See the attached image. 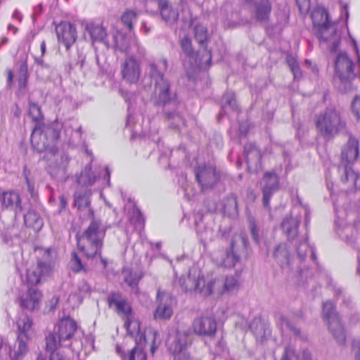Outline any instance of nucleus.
<instances>
[{"instance_id":"1","label":"nucleus","mask_w":360,"mask_h":360,"mask_svg":"<svg viewBox=\"0 0 360 360\" xmlns=\"http://www.w3.org/2000/svg\"><path fill=\"white\" fill-rule=\"evenodd\" d=\"M146 74L154 84L153 105L162 108V116L169 129L181 131L186 127V120L179 110L181 100L176 89L155 63L148 65Z\"/></svg>"},{"instance_id":"2","label":"nucleus","mask_w":360,"mask_h":360,"mask_svg":"<svg viewBox=\"0 0 360 360\" xmlns=\"http://www.w3.org/2000/svg\"><path fill=\"white\" fill-rule=\"evenodd\" d=\"M61 124L58 122L51 124L34 125L31 136L30 142L32 147L37 153L46 152L47 155L44 157L47 159L49 154H53L56 152V143L60 136Z\"/></svg>"},{"instance_id":"3","label":"nucleus","mask_w":360,"mask_h":360,"mask_svg":"<svg viewBox=\"0 0 360 360\" xmlns=\"http://www.w3.org/2000/svg\"><path fill=\"white\" fill-rule=\"evenodd\" d=\"M313 30L316 37L321 43H326L330 52H336L338 49L341 32L336 24L328 20V13L326 11L314 13Z\"/></svg>"},{"instance_id":"4","label":"nucleus","mask_w":360,"mask_h":360,"mask_svg":"<svg viewBox=\"0 0 360 360\" xmlns=\"http://www.w3.org/2000/svg\"><path fill=\"white\" fill-rule=\"evenodd\" d=\"M315 124L318 134L327 141L334 139L346 127L340 112L333 106L316 115Z\"/></svg>"},{"instance_id":"5","label":"nucleus","mask_w":360,"mask_h":360,"mask_svg":"<svg viewBox=\"0 0 360 360\" xmlns=\"http://www.w3.org/2000/svg\"><path fill=\"white\" fill-rule=\"evenodd\" d=\"M89 217L91 221L87 229L84 232V237L89 243V247L86 249L77 241V248L79 250L84 252L88 258H93L100 252L103 247V238L105 235V231L110 226H105L101 229V221L94 218V212L93 209H89ZM77 240H79L77 239Z\"/></svg>"},{"instance_id":"6","label":"nucleus","mask_w":360,"mask_h":360,"mask_svg":"<svg viewBox=\"0 0 360 360\" xmlns=\"http://www.w3.org/2000/svg\"><path fill=\"white\" fill-rule=\"evenodd\" d=\"M77 329V323L70 319L60 320L54 327L53 331L46 337V350L52 352L59 347H70Z\"/></svg>"},{"instance_id":"7","label":"nucleus","mask_w":360,"mask_h":360,"mask_svg":"<svg viewBox=\"0 0 360 360\" xmlns=\"http://www.w3.org/2000/svg\"><path fill=\"white\" fill-rule=\"evenodd\" d=\"M356 76L353 61L345 53H340L335 62L334 82L336 88L342 93L350 91L352 80Z\"/></svg>"},{"instance_id":"8","label":"nucleus","mask_w":360,"mask_h":360,"mask_svg":"<svg viewBox=\"0 0 360 360\" xmlns=\"http://www.w3.org/2000/svg\"><path fill=\"white\" fill-rule=\"evenodd\" d=\"M195 175L202 191L215 189L226 176V174L210 164H203L195 167Z\"/></svg>"},{"instance_id":"9","label":"nucleus","mask_w":360,"mask_h":360,"mask_svg":"<svg viewBox=\"0 0 360 360\" xmlns=\"http://www.w3.org/2000/svg\"><path fill=\"white\" fill-rule=\"evenodd\" d=\"M179 285L185 291H195L203 296H209L213 292V287L216 283L215 280H210L205 283L204 276L196 269H189L186 278L181 276L179 279Z\"/></svg>"},{"instance_id":"10","label":"nucleus","mask_w":360,"mask_h":360,"mask_svg":"<svg viewBox=\"0 0 360 360\" xmlns=\"http://www.w3.org/2000/svg\"><path fill=\"white\" fill-rule=\"evenodd\" d=\"M323 316L326 321L328 328L335 340L340 345H343L346 340L344 326L340 315L336 311L335 306L330 302L323 304Z\"/></svg>"},{"instance_id":"11","label":"nucleus","mask_w":360,"mask_h":360,"mask_svg":"<svg viewBox=\"0 0 360 360\" xmlns=\"http://www.w3.org/2000/svg\"><path fill=\"white\" fill-rule=\"evenodd\" d=\"M248 239L240 235L233 238L231 243V250L227 251L223 259L222 264L226 268H232L240 263L243 258L248 257Z\"/></svg>"},{"instance_id":"12","label":"nucleus","mask_w":360,"mask_h":360,"mask_svg":"<svg viewBox=\"0 0 360 360\" xmlns=\"http://www.w3.org/2000/svg\"><path fill=\"white\" fill-rule=\"evenodd\" d=\"M108 304L110 308L114 309L115 311L120 316L127 318L124 326L126 328L128 335L134 336V332L131 330L130 327L132 324L130 316L132 309L125 297L120 292H112L108 297Z\"/></svg>"},{"instance_id":"13","label":"nucleus","mask_w":360,"mask_h":360,"mask_svg":"<svg viewBox=\"0 0 360 360\" xmlns=\"http://www.w3.org/2000/svg\"><path fill=\"white\" fill-rule=\"evenodd\" d=\"M192 339V335L188 331L176 332L168 348L173 354L174 360H191V356L187 349L191 345Z\"/></svg>"},{"instance_id":"14","label":"nucleus","mask_w":360,"mask_h":360,"mask_svg":"<svg viewBox=\"0 0 360 360\" xmlns=\"http://www.w3.org/2000/svg\"><path fill=\"white\" fill-rule=\"evenodd\" d=\"M174 297L166 291L158 290L157 293V307L153 313L156 320L169 319L173 314L172 306L174 304Z\"/></svg>"},{"instance_id":"15","label":"nucleus","mask_w":360,"mask_h":360,"mask_svg":"<svg viewBox=\"0 0 360 360\" xmlns=\"http://www.w3.org/2000/svg\"><path fill=\"white\" fill-rule=\"evenodd\" d=\"M253 18L260 22H268L272 11L271 0H243Z\"/></svg>"},{"instance_id":"16","label":"nucleus","mask_w":360,"mask_h":360,"mask_svg":"<svg viewBox=\"0 0 360 360\" xmlns=\"http://www.w3.org/2000/svg\"><path fill=\"white\" fill-rule=\"evenodd\" d=\"M51 271V263L47 262L38 261L36 265L30 266L27 269L25 279L28 288L39 284L44 277L49 275Z\"/></svg>"},{"instance_id":"17","label":"nucleus","mask_w":360,"mask_h":360,"mask_svg":"<svg viewBox=\"0 0 360 360\" xmlns=\"http://www.w3.org/2000/svg\"><path fill=\"white\" fill-rule=\"evenodd\" d=\"M56 32L59 43L67 50L76 41L77 37L75 25L70 22H61L56 26Z\"/></svg>"},{"instance_id":"18","label":"nucleus","mask_w":360,"mask_h":360,"mask_svg":"<svg viewBox=\"0 0 360 360\" xmlns=\"http://www.w3.org/2000/svg\"><path fill=\"white\" fill-rule=\"evenodd\" d=\"M192 327L195 334L211 338L217 332V323L214 317L201 316L193 320Z\"/></svg>"},{"instance_id":"19","label":"nucleus","mask_w":360,"mask_h":360,"mask_svg":"<svg viewBox=\"0 0 360 360\" xmlns=\"http://www.w3.org/2000/svg\"><path fill=\"white\" fill-rule=\"evenodd\" d=\"M42 298L41 292L36 287H29L26 293L19 297V304L21 308L30 311L39 309Z\"/></svg>"},{"instance_id":"20","label":"nucleus","mask_w":360,"mask_h":360,"mask_svg":"<svg viewBox=\"0 0 360 360\" xmlns=\"http://www.w3.org/2000/svg\"><path fill=\"white\" fill-rule=\"evenodd\" d=\"M262 202L265 207H269V202L273 194L278 190L279 178L275 172H266L263 177Z\"/></svg>"},{"instance_id":"21","label":"nucleus","mask_w":360,"mask_h":360,"mask_svg":"<svg viewBox=\"0 0 360 360\" xmlns=\"http://www.w3.org/2000/svg\"><path fill=\"white\" fill-rule=\"evenodd\" d=\"M181 47L187 57L195 59V62L198 66L202 68L204 65H210L212 60L211 53L205 50L202 53V58H205V60L200 58L199 51H194L191 40L188 37H184L181 40Z\"/></svg>"},{"instance_id":"22","label":"nucleus","mask_w":360,"mask_h":360,"mask_svg":"<svg viewBox=\"0 0 360 360\" xmlns=\"http://www.w3.org/2000/svg\"><path fill=\"white\" fill-rule=\"evenodd\" d=\"M257 342L263 343L271 335L269 324L259 317H255L249 325Z\"/></svg>"},{"instance_id":"23","label":"nucleus","mask_w":360,"mask_h":360,"mask_svg":"<svg viewBox=\"0 0 360 360\" xmlns=\"http://www.w3.org/2000/svg\"><path fill=\"white\" fill-rule=\"evenodd\" d=\"M158 6L162 20L167 25L172 26L177 22L179 16V10L174 7L168 0L160 1Z\"/></svg>"},{"instance_id":"24","label":"nucleus","mask_w":360,"mask_h":360,"mask_svg":"<svg viewBox=\"0 0 360 360\" xmlns=\"http://www.w3.org/2000/svg\"><path fill=\"white\" fill-rule=\"evenodd\" d=\"M359 155V141L350 136L341 151V160L348 164L354 162Z\"/></svg>"},{"instance_id":"25","label":"nucleus","mask_w":360,"mask_h":360,"mask_svg":"<svg viewBox=\"0 0 360 360\" xmlns=\"http://www.w3.org/2000/svg\"><path fill=\"white\" fill-rule=\"evenodd\" d=\"M140 67L138 62L130 57L122 65V75L124 79L129 83H136L140 77Z\"/></svg>"},{"instance_id":"26","label":"nucleus","mask_w":360,"mask_h":360,"mask_svg":"<svg viewBox=\"0 0 360 360\" xmlns=\"http://www.w3.org/2000/svg\"><path fill=\"white\" fill-rule=\"evenodd\" d=\"M300 222V216L292 217L290 215L283 219L281 224V229L287 236L288 240H292L297 236Z\"/></svg>"},{"instance_id":"27","label":"nucleus","mask_w":360,"mask_h":360,"mask_svg":"<svg viewBox=\"0 0 360 360\" xmlns=\"http://www.w3.org/2000/svg\"><path fill=\"white\" fill-rule=\"evenodd\" d=\"M194 217L196 233L200 243L205 245L207 241L212 240L214 231L211 227L204 224L203 217L200 213L195 214Z\"/></svg>"},{"instance_id":"28","label":"nucleus","mask_w":360,"mask_h":360,"mask_svg":"<svg viewBox=\"0 0 360 360\" xmlns=\"http://www.w3.org/2000/svg\"><path fill=\"white\" fill-rule=\"evenodd\" d=\"M273 256L278 264L282 268L288 267L290 262V254L286 243L278 244L274 250Z\"/></svg>"},{"instance_id":"29","label":"nucleus","mask_w":360,"mask_h":360,"mask_svg":"<svg viewBox=\"0 0 360 360\" xmlns=\"http://www.w3.org/2000/svg\"><path fill=\"white\" fill-rule=\"evenodd\" d=\"M2 205L7 209L13 210L15 214H19L22 210L20 196L15 192H4Z\"/></svg>"},{"instance_id":"30","label":"nucleus","mask_w":360,"mask_h":360,"mask_svg":"<svg viewBox=\"0 0 360 360\" xmlns=\"http://www.w3.org/2000/svg\"><path fill=\"white\" fill-rule=\"evenodd\" d=\"M86 31L89 33L93 41H98L108 45L107 32L105 29L101 25L89 23L86 25Z\"/></svg>"},{"instance_id":"31","label":"nucleus","mask_w":360,"mask_h":360,"mask_svg":"<svg viewBox=\"0 0 360 360\" xmlns=\"http://www.w3.org/2000/svg\"><path fill=\"white\" fill-rule=\"evenodd\" d=\"M91 191L90 189L79 190L74 194V204L78 210L90 208Z\"/></svg>"},{"instance_id":"32","label":"nucleus","mask_w":360,"mask_h":360,"mask_svg":"<svg viewBox=\"0 0 360 360\" xmlns=\"http://www.w3.org/2000/svg\"><path fill=\"white\" fill-rule=\"evenodd\" d=\"M24 221L27 227L33 229L35 231H40L44 225L43 219L34 210H30L24 214Z\"/></svg>"},{"instance_id":"33","label":"nucleus","mask_w":360,"mask_h":360,"mask_svg":"<svg viewBox=\"0 0 360 360\" xmlns=\"http://www.w3.org/2000/svg\"><path fill=\"white\" fill-rule=\"evenodd\" d=\"M114 47L122 53H126L130 47L129 38L121 32H116L113 34Z\"/></svg>"},{"instance_id":"34","label":"nucleus","mask_w":360,"mask_h":360,"mask_svg":"<svg viewBox=\"0 0 360 360\" xmlns=\"http://www.w3.org/2000/svg\"><path fill=\"white\" fill-rule=\"evenodd\" d=\"M307 239L308 237L306 236L300 240L299 245H297L296 250L297 257L301 261H302L306 258L307 252L310 250L311 259L315 262L317 259L316 255L314 249L311 247H309Z\"/></svg>"},{"instance_id":"35","label":"nucleus","mask_w":360,"mask_h":360,"mask_svg":"<svg viewBox=\"0 0 360 360\" xmlns=\"http://www.w3.org/2000/svg\"><path fill=\"white\" fill-rule=\"evenodd\" d=\"M138 19V13L135 10L127 9L121 15V22L129 32L134 30V24Z\"/></svg>"},{"instance_id":"36","label":"nucleus","mask_w":360,"mask_h":360,"mask_svg":"<svg viewBox=\"0 0 360 360\" xmlns=\"http://www.w3.org/2000/svg\"><path fill=\"white\" fill-rule=\"evenodd\" d=\"M223 207L224 213L229 217H233L238 214V205L236 197L229 195L224 199Z\"/></svg>"},{"instance_id":"37","label":"nucleus","mask_w":360,"mask_h":360,"mask_svg":"<svg viewBox=\"0 0 360 360\" xmlns=\"http://www.w3.org/2000/svg\"><path fill=\"white\" fill-rule=\"evenodd\" d=\"M221 103L222 111L224 112H226L227 109L232 111H236L238 110L236 96L233 92L229 91L225 93L221 98Z\"/></svg>"},{"instance_id":"38","label":"nucleus","mask_w":360,"mask_h":360,"mask_svg":"<svg viewBox=\"0 0 360 360\" xmlns=\"http://www.w3.org/2000/svg\"><path fill=\"white\" fill-rule=\"evenodd\" d=\"M29 115L32 117L34 125L43 123L44 115L41 112V107L32 101L29 100Z\"/></svg>"},{"instance_id":"39","label":"nucleus","mask_w":360,"mask_h":360,"mask_svg":"<svg viewBox=\"0 0 360 360\" xmlns=\"http://www.w3.org/2000/svg\"><path fill=\"white\" fill-rule=\"evenodd\" d=\"M50 155L53 156L56 167L63 172H65L70 160L68 154L63 151H59L56 148V152Z\"/></svg>"},{"instance_id":"40","label":"nucleus","mask_w":360,"mask_h":360,"mask_svg":"<svg viewBox=\"0 0 360 360\" xmlns=\"http://www.w3.org/2000/svg\"><path fill=\"white\" fill-rule=\"evenodd\" d=\"M32 325V319L27 315H23L17 321V326L20 334L18 335L27 338V333L31 329Z\"/></svg>"},{"instance_id":"41","label":"nucleus","mask_w":360,"mask_h":360,"mask_svg":"<svg viewBox=\"0 0 360 360\" xmlns=\"http://www.w3.org/2000/svg\"><path fill=\"white\" fill-rule=\"evenodd\" d=\"M195 39L197 42L205 47L209 40L207 27L202 25H197L194 29Z\"/></svg>"},{"instance_id":"42","label":"nucleus","mask_w":360,"mask_h":360,"mask_svg":"<svg viewBox=\"0 0 360 360\" xmlns=\"http://www.w3.org/2000/svg\"><path fill=\"white\" fill-rule=\"evenodd\" d=\"M339 171L342 173L341 176L342 182H351L352 184L356 183L358 175L350 167L345 165L342 167H339Z\"/></svg>"},{"instance_id":"43","label":"nucleus","mask_w":360,"mask_h":360,"mask_svg":"<svg viewBox=\"0 0 360 360\" xmlns=\"http://www.w3.org/2000/svg\"><path fill=\"white\" fill-rule=\"evenodd\" d=\"M23 336H18V349L13 352V354L10 353L11 360H20L24 356L27 351L26 343L23 339Z\"/></svg>"},{"instance_id":"44","label":"nucleus","mask_w":360,"mask_h":360,"mask_svg":"<svg viewBox=\"0 0 360 360\" xmlns=\"http://www.w3.org/2000/svg\"><path fill=\"white\" fill-rule=\"evenodd\" d=\"M278 323L280 325L281 329L285 328L290 330L296 336L300 335V330L295 327L290 319L283 314H279L277 319Z\"/></svg>"},{"instance_id":"45","label":"nucleus","mask_w":360,"mask_h":360,"mask_svg":"<svg viewBox=\"0 0 360 360\" xmlns=\"http://www.w3.org/2000/svg\"><path fill=\"white\" fill-rule=\"evenodd\" d=\"M130 221L133 223L136 227L142 228L145 223V219L142 212L136 206L135 202L133 204L132 214L130 216Z\"/></svg>"},{"instance_id":"46","label":"nucleus","mask_w":360,"mask_h":360,"mask_svg":"<svg viewBox=\"0 0 360 360\" xmlns=\"http://www.w3.org/2000/svg\"><path fill=\"white\" fill-rule=\"evenodd\" d=\"M96 181V177L91 172V169H86L82 172L80 176L77 178V182L84 186H91Z\"/></svg>"},{"instance_id":"47","label":"nucleus","mask_w":360,"mask_h":360,"mask_svg":"<svg viewBox=\"0 0 360 360\" xmlns=\"http://www.w3.org/2000/svg\"><path fill=\"white\" fill-rule=\"evenodd\" d=\"M246 162L248 165H252L257 167L258 165H260L261 159H262V154L260 150L255 149L253 150L252 153L248 155L246 157Z\"/></svg>"},{"instance_id":"48","label":"nucleus","mask_w":360,"mask_h":360,"mask_svg":"<svg viewBox=\"0 0 360 360\" xmlns=\"http://www.w3.org/2000/svg\"><path fill=\"white\" fill-rule=\"evenodd\" d=\"M216 281V283H219L224 285V288L227 290H233L236 289L238 285V280L233 276H226L224 281L222 283L219 281Z\"/></svg>"},{"instance_id":"49","label":"nucleus","mask_w":360,"mask_h":360,"mask_svg":"<svg viewBox=\"0 0 360 360\" xmlns=\"http://www.w3.org/2000/svg\"><path fill=\"white\" fill-rule=\"evenodd\" d=\"M71 269L75 273H78L82 270L85 271L80 258L75 252L72 253Z\"/></svg>"},{"instance_id":"50","label":"nucleus","mask_w":360,"mask_h":360,"mask_svg":"<svg viewBox=\"0 0 360 360\" xmlns=\"http://www.w3.org/2000/svg\"><path fill=\"white\" fill-rule=\"evenodd\" d=\"M131 325H134V328H136L138 327L139 328V325L138 323H132ZM135 342H136V346L134 348H138L141 351H143V343L146 342V336L143 333H141L140 330L139 329L137 331V333L135 336Z\"/></svg>"},{"instance_id":"51","label":"nucleus","mask_w":360,"mask_h":360,"mask_svg":"<svg viewBox=\"0 0 360 360\" xmlns=\"http://www.w3.org/2000/svg\"><path fill=\"white\" fill-rule=\"evenodd\" d=\"M249 229L252 240L256 245H259L260 244L259 231L257 225L253 219H251L249 221Z\"/></svg>"},{"instance_id":"52","label":"nucleus","mask_w":360,"mask_h":360,"mask_svg":"<svg viewBox=\"0 0 360 360\" xmlns=\"http://www.w3.org/2000/svg\"><path fill=\"white\" fill-rule=\"evenodd\" d=\"M29 77L30 74L28 72L27 63L26 60H22L20 62L19 65L18 78L22 79H28Z\"/></svg>"},{"instance_id":"53","label":"nucleus","mask_w":360,"mask_h":360,"mask_svg":"<svg viewBox=\"0 0 360 360\" xmlns=\"http://www.w3.org/2000/svg\"><path fill=\"white\" fill-rule=\"evenodd\" d=\"M146 354L137 347L133 348L129 355V360H146Z\"/></svg>"},{"instance_id":"54","label":"nucleus","mask_w":360,"mask_h":360,"mask_svg":"<svg viewBox=\"0 0 360 360\" xmlns=\"http://www.w3.org/2000/svg\"><path fill=\"white\" fill-rule=\"evenodd\" d=\"M281 360H300V357L293 349L285 347Z\"/></svg>"},{"instance_id":"55","label":"nucleus","mask_w":360,"mask_h":360,"mask_svg":"<svg viewBox=\"0 0 360 360\" xmlns=\"http://www.w3.org/2000/svg\"><path fill=\"white\" fill-rule=\"evenodd\" d=\"M28 79L18 78V96H24L27 90Z\"/></svg>"},{"instance_id":"56","label":"nucleus","mask_w":360,"mask_h":360,"mask_svg":"<svg viewBox=\"0 0 360 360\" xmlns=\"http://www.w3.org/2000/svg\"><path fill=\"white\" fill-rule=\"evenodd\" d=\"M140 278L132 274H130L124 278V282L128 284L132 289L137 288Z\"/></svg>"},{"instance_id":"57","label":"nucleus","mask_w":360,"mask_h":360,"mask_svg":"<svg viewBox=\"0 0 360 360\" xmlns=\"http://www.w3.org/2000/svg\"><path fill=\"white\" fill-rule=\"evenodd\" d=\"M352 110L358 120H360V96H356L352 103Z\"/></svg>"},{"instance_id":"58","label":"nucleus","mask_w":360,"mask_h":360,"mask_svg":"<svg viewBox=\"0 0 360 360\" xmlns=\"http://www.w3.org/2000/svg\"><path fill=\"white\" fill-rule=\"evenodd\" d=\"M203 205L208 212H214L217 209V202L212 199L205 200Z\"/></svg>"},{"instance_id":"59","label":"nucleus","mask_w":360,"mask_h":360,"mask_svg":"<svg viewBox=\"0 0 360 360\" xmlns=\"http://www.w3.org/2000/svg\"><path fill=\"white\" fill-rule=\"evenodd\" d=\"M78 289L80 292H89L91 288L86 281L82 280L78 283Z\"/></svg>"},{"instance_id":"60","label":"nucleus","mask_w":360,"mask_h":360,"mask_svg":"<svg viewBox=\"0 0 360 360\" xmlns=\"http://www.w3.org/2000/svg\"><path fill=\"white\" fill-rule=\"evenodd\" d=\"M258 149L256 145L253 143H248L244 146V154L245 157L252 153L253 150Z\"/></svg>"},{"instance_id":"61","label":"nucleus","mask_w":360,"mask_h":360,"mask_svg":"<svg viewBox=\"0 0 360 360\" xmlns=\"http://www.w3.org/2000/svg\"><path fill=\"white\" fill-rule=\"evenodd\" d=\"M295 79H299L302 77V72L299 64L290 68Z\"/></svg>"},{"instance_id":"62","label":"nucleus","mask_w":360,"mask_h":360,"mask_svg":"<svg viewBox=\"0 0 360 360\" xmlns=\"http://www.w3.org/2000/svg\"><path fill=\"white\" fill-rule=\"evenodd\" d=\"M59 301V297L54 295L50 300H49V311H53L56 309V305L58 304Z\"/></svg>"},{"instance_id":"63","label":"nucleus","mask_w":360,"mask_h":360,"mask_svg":"<svg viewBox=\"0 0 360 360\" xmlns=\"http://www.w3.org/2000/svg\"><path fill=\"white\" fill-rule=\"evenodd\" d=\"M286 62L290 68L298 65V63L294 57L292 56H288L286 58Z\"/></svg>"},{"instance_id":"64","label":"nucleus","mask_w":360,"mask_h":360,"mask_svg":"<svg viewBox=\"0 0 360 360\" xmlns=\"http://www.w3.org/2000/svg\"><path fill=\"white\" fill-rule=\"evenodd\" d=\"M51 354L50 356V360H63L61 355L58 353H53V352H51Z\"/></svg>"}]
</instances>
